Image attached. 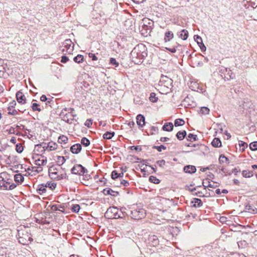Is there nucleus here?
Returning a JSON list of instances; mask_svg holds the SVG:
<instances>
[{
  "label": "nucleus",
  "mask_w": 257,
  "mask_h": 257,
  "mask_svg": "<svg viewBox=\"0 0 257 257\" xmlns=\"http://www.w3.org/2000/svg\"><path fill=\"white\" fill-rule=\"evenodd\" d=\"M47 188H49L51 190H53L55 189L56 187V183H51V182H47L46 184H45Z\"/></svg>",
  "instance_id": "obj_39"
},
{
  "label": "nucleus",
  "mask_w": 257,
  "mask_h": 257,
  "mask_svg": "<svg viewBox=\"0 0 257 257\" xmlns=\"http://www.w3.org/2000/svg\"><path fill=\"white\" fill-rule=\"evenodd\" d=\"M200 112L202 114H207L209 112V109L207 107H202L201 108Z\"/></svg>",
  "instance_id": "obj_50"
},
{
  "label": "nucleus",
  "mask_w": 257,
  "mask_h": 257,
  "mask_svg": "<svg viewBox=\"0 0 257 257\" xmlns=\"http://www.w3.org/2000/svg\"><path fill=\"white\" fill-rule=\"evenodd\" d=\"M92 120L91 119H88L85 121L84 125L85 126L89 127L92 125Z\"/></svg>",
  "instance_id": "obj_58"
},
{
  "label": "nucleus",
  "mask_w": 257,
  "mask_h": 257,
  "mask_svg": "<svg viewBox=\"0 0 257 257\" xmlns=\"http://www.w3.org/2000/svg\"><path fill=\"white\" fill-rule=\"evenodd\" d=\"M68 138L66 136L64 135H62L58 138V142L60 144H66L68 142Z\"/></svg>",
  "instance_id": "obj_30"
},
{
  "label": "nucleus",
  "mask_w": 257,
  "mask_h": 257,
  "mask_svg": "<svg viewBox=\"0 0 257 257\" xmlns=\"http://www.w3.org/2000/svg\"><path fill=\"white\" fill-rule=\"evenodd\" d=\"M153 148L157 150V151L159 152H161L162 151V149H166V147L164 145H161L160 146H154L153 147Z\"/></svg>",
  "instance_id": "obj_49"
},
{
  "label": "nucleus",
  "mask_w": 257,
  "mask_h": 257,
  "mask_svg": "<svg viewBox=\"0 0 257 257\" xmlns=\"http://www.w3.org/2000/svg\"><path fill=\"white\" fill-rule=\"evenodd\" d=\"M187 135V133L185 131H179L176 134L177 138L180 140H183Z\"/></svg>",
  "instance_id": "obj_27"
},
{
  "label": "nucleus",
  "mask_w": 257,
  "mask_h": 257,
  "mask_svg": "<svg viewBox=\"0 0 257 257\" xmlns=\"http://www.w3.org/2000/svg\"><path fill=\"white\" fill-rule=\"evenodd\" d=\"M14 180L17 184H21L24 180V177L21 174H16L14 176Z\"/></svg>",
  "instance_id": "obj_23"
},
{
  "label": "nucleus",
  "mask_w": 257,
  "mask_h": 257,
  "mask_svg": "<svg viewBox=\"0 0 257 257\" xmlns=\"http://www.w3.org/2000/svg\"><path fill=\"white\" fill-rule=\"evenodd\" d=\"M219 160L220 162H222V163H224V161H225L226 162L229 161L227 157H226L225 156H224L223 155H220Z\"/></svg>",
  "instance_id": "obj_52"
},
{
  "label": "nucleus",
  "mask_w": 257,
  "mask_h": 257,
  "mask_svg": "<svg viewBox=\"0 0 257 257\" xmlns=\"http://www.w3.org/2000/svg\"><path fill=\"white\" fill-rule=\"evenodd\" d=\"M105 218L108 219L122 218L118 212V209L116 207H109L104 214Z\"/></svg>",
  "instance_id": "obj_4"
},
{
  "label": "nucleus",
  "mask_w": 257,
  "mask_h": 257,
  "mask_svg": "<svg viewBox=\"0 0 257 257\" xmlns=\"http://www.w3.org/2000/svg\"><path fill=\"white\" fill-rule=\"evenodd\" d=\"M148 240V243L153 246H156L159 244L158 237L154 234L149 235Z\"/></svg>",
  "instance_id": "obj_10"
},
{
  "label": "nucleus",
  "mask_w": 257,
  "mask_h": 257,
  "mask_svg": "<svg viewBox=\"0 0 257 257\" xmlns=\"http://www.w3.org/2000/svg\"><path fill=\"white\" fill-rule=\"evenodd\" d=\"M184 171L185 173L192 174L194 173L196 171V169L195 166L192 165L186 166L184 167Z\"/></svg>",
  "instance_id": "obj_20"
},
{
  "label": "nucleus",
  "mask_w": 257,
  "mask_h": 257,
  "mask_svg": "<svg viewBox=\"0 0 257 257\" xmlns=\"http://www.w3.org/2000/svg\"><path fill=\"white\" fill-rule=\"evenodd\" d=\"M16 102L15 100H13L9 103L8 107V109L9 110V114L15 115L18 114V112L17 110L14 109L12 110V108H14L16 105Z\"/></svg>",
  "instance_id": "obj_13"
},
{
  "label": "nucleus",
  "mask_w": 257,
  "mask_h": 257,
  "mask_svg": "<svg viewBox=\"0 0 257 257\" xmlns=\"http://www.w3.org/2000/svg\"><path fill=\"white\" fill-rule=\"evenodd\" d=\"M88 56L89 57L91 58L93 61H96L98 59L95 54L89 53Z\"/></svg>",
  "instance_id": "obj_56"
},
{
  "label": "nucleus",
  "mask_w": 257,
  "mask_h": 257,
  "mask_svg": "<svg viewBox=\"0 0 257 257\" xmlns=\"http://www.w3.org/2000/svg\"><path fill=\"white\" fill-rule=\"evenodd\" d=\"M114 132H107L103 135V138L104 139H110L114 135Z\"/></svg>",
  "instance_id": "obj_32"
},
{
  "label": "nucleus",
  "mask_w": 257,
  "mask_h": 257,
  "mask_svg": "<svg viewBox=\"0 0 257 257\" xmlns=\"http://www.w3.org/2000/svg\"><path fill=\"white\" fill-rule=\"evenodd\" d=\"M177 35L183 40H186L188 37V32L186 30L183 29L178 32Z\"/></svg>",
  "instance_id": "obj_19"
},
{
  "label": "nucleus",
  "mask_w": 257,
  "mask_h": 257,
  "mask_svg": "<svg viewBox=\"0 0 257 257\" xmlns=\"http://www.w3.org/2000/svg\"><path fill=\"white\" fill-rule=\"evenodd\" d=\"M12 181V180L10 179H8L7 181L5 180L4 183H5L6 186H9L12 183L11 182Z\"/></svg>",
  "instance_id": "obj_64"
},
{
  "label": "nucleus",
  "mask_w": 257,
  "mask_h": 257,
  "mask_svg": "<svg viewBox=\"0 0 257 257\" xmlns=\"http://www.w3.org/2000/svg\"><path fill=\"white\" fill-rule=\"evenodd\" d=\"M36 146V147H39V146L42 147L44 149L43 151H45L46 149H48V147H47V144H46L45 143H42L40 144H37Z\"/></svg>",
  "instance_id": "obj_53"
},
{
  "label": "nucleus",
  "mask_w": 257,
  "mask_h": 257,
  "mask_svg": "<svg viewBox=\"0 0 257 257\" xmlns=\"http://www.w3.org/2000/svg\"><path fill=\"white\" fill-rule=\"evenodd\" d=\"M130 149H131V150H136L137 151H142V148H141V147H140V146H131V147H130Z\"/></svg>",
  "instance_id": "obj_55"
},
{
  "label": "nucleus",
  "mask_w": 257,
  "mask_h": 257,
  "mask_svg": "<svg viewBox=\"0 0 257 257\" xmlns=\"http://www.w3.org/2000/svg\"><path fill=\"white\" fill-rule=\"evenodd\" d=\"M109 64L111 65H114L116 67L119 65V63L116 61V59L114 58H111L110 59Z\"/></svg>",
  "instance_id": "obj_45"
},
{
  "label": "nucleus",
  "mask_w": 257,
  "mask_h": 257,
  "mask_svg": "<svg viewBox=\"0 0 257 257\" xmlns=\"http://www.w3.org/2000/svg\"><path fill=\"white\" fill-rule=\"evenodd\" d=\"M6 67L3 65H0V77L6 78L7 77L8 73H6Z\"/></svg>",
  "instance_id": "obj_26"
},
{
  "label": "nucleus",
  "mask_w": 257,
  "mask_h": 257,
  "mask_svg": "<svg viewBox=\"0 0 257 257\" xmlns=\"http://www.w3.org/2000/svg\"><path fill=\"white\" fill-rule=\"evenodd\" d=\"M194 40L197 42V44L199 46L202 52L206 51V48L203 43L202 38L198 35H195L194 36Z\"/></svg>",
  "instance_id": "obj_11"
},
{
  "label": "nucleus",
  "mask_w": 257,
  "mask_h": 257,
  "mask_svg": "<svg viewBox=\"0 0 257 257\" xmlns=\"http://www.w3.org/2000/svg\"><path fill=\"white\" fill-rule=\"evenodd\" d=\"M23 147L20 144H17L16 146V150L18 153H21L23 151Z\"/></svg>",
  "instance_id": "obj_51"
},
{
  "label": "nucleus",
  "mask_w": 257,
  "mask_h": 257,
  "mask_svg": "<svg viewBox=\"0 0 257 257\" xmlns=\"http://www.w3.org/2000/svg\"><path fill=\"white\" fill-rule=\"evenodd\" d=\"M69 60V58L68 57L66 56H63L62 57H61V62L62 63H66L67 61H68Z\"/></svg>",
  "instance_id": "obj_59"
},
{
  "label": "nucleus",
  "mask_w": 257,
  "mask_h": 257,
  "mask_svg": "<svg viewBox=\"0 0 257 257\" xmlns=\"http://www.w3.org/2000/svg\"><path fill=\"white\" fill-rule=\"evenodd\" d=\"M137 123L139 127H142L145 124V117L144 115L140 114L137 116Z\"/></svg>",
  "instance_id": "obj_16"
},
{
  "label": "nucleus",
  "mask_w": 257,
  "mask_h": 257,
  "mask_svg": "<svg viewBox=\"0 0 257 257\" xmlns=\"http://www.w3.org/2000/svg\"><path fill=\"white\" fill-rule=\"evenodd\" d=\"M83 56L80 54L77 55L73 58L74 61L77 63H82L83 61Z\"/></svg>",
  "instance_id": "obj_31"
},
{
  "label": "nucleus",
  "mask_w": 257,
  "mask_h": 257,
  "mask_svg": "<svg viewBox=\"0 0 257 257\" xmlns=\"http://www.w3.org/2000/svg\"><path fill=\"white\" fill-rule=\"evenodd\" d=\"M39 104L37 103H33L32 105V108L33 109V111H41V108L39 107Z\"/></svg>",
  "instance_id": "obj_43"
},
{
  "label": "nucleus",
  "mask_w": 257,
  "mask_h": 257,
  "mask_svg": "<svg viewBox=\"0 0 257 257\" xmlns=\"http://www.w3.org/2000/svg\"><path fill=\"white\" fill-rule=\"evenodd\" d=\"M193 195L200 197H204V195H203V193L201 191H197L196 192H195L194 193H193Z\"/></svg>",
  "instance_id": "obj_60"
},
{
  "label": "nucleus",
  "mask_w": 257,
  "mask_h": 257,
  "mask_svg": "<svg viewBox=\"0 0 257 257\" xmlns=\"http://www.w3.org/2000/svg\"><path fill=\"white\" fill-rule=\"evenodd\" d=\"M72 174L75 175H84L85 173H88V170L80 164L75 165L71 170Z\"/></svg>",
  "instance_id": "obj_7"
},
{
  "label": "nucleus",
  "mask_w": 257,
  "mask_h": 257,
  "mask_svg": "<svg viewBox=\"0 0 257 257\" xmlns=\"http://www.w3.org/2000/svg\"><path fill=\"white\" fill-rule=\"evenodd\" d=\"M81 144L85 147H88L90 145V141L87 138L83 137L81 140Z\"/></svg>",
  "instance_id": "obj_36"
},
{
  "label": "nucleus",
  "mask_w": 257,
  "mask_h": 257,
  "mask_svg": "<svg viewBox=\"0 0 257 257\" xmlns=\"http://www.w3.org/2000/svg\"><path fill=\"white\" fill-rule=\"evenodd\" d=\"M160 81L162 84H164V86L168 88L173 86V80L166 76L162 75Z\"/></svg>",
  "instance_id": "obj_9"
},
{
  "label": "nucleus",
  "mask_w": 257,
  "mask_h": 257,
  "mask_svg": "<svg viewBox=\"0 0 257 257\" xmlns=\"http://www.w3.org/2000/svg\"><path fill=\"white\" fill-rule=\"evenodd\" d=\"M111 176L113 180H115L118 179V173L116 170H114L111 172Z\"/></svg>",
  "instance_id": "obj_48"
},
{
  "label": "nucleus",
  "mask_w": 257,
  "mask_h": 257,
  "mask_svg": "<svg viewBox=\"0 0 257 257\" xmlns=\"http://www.w3.org/2000/svg\"><path fill=\"white\" fill-rule=\"evenodd\" d=\"M249 148L252 151L257 150V142H253L250 144Z\"/></svg>",
  "instance_id": "obj_47"
},
{
  "label": "nucleus",
  "mask_w": 257,
  "mask_h": 257,
  "mask_svg": "<svg viewBox=\"0 0 257 257\" xmlns=\"http://www.w3.org/2000/svg\"><path fill=\"white\" fill-rule=\"evenodd\" d=\"M66 161L64 157L57 156V162L59 166L62 165Z\"/></svg>",
  "instance_id": "obj_37"
},
{
  "label": "nucleus",
  "mask_w": 257,
  "mask_h": 257,
  "mask_svg": "<svg viewBox=\"0 0 257 257\" xmlns=\"http://www.w3.org/2000/svg\"><path fill=\"white\" fill-rule=\"evenodd\" d=\"M245 210L252 214L257 213V208L253 207L250 204H247L245 206Z\"/></svg>",
  "instance_id": "obj_24"
},
{
  "label": "nucleus",
  "mask_w": 257,
  "mask_h": 257,
  "mask_svg": "<svg viewBox=\"0 0 257 257\" xmlns=\"http://www.w3.org/2000/svg\"><path fill=\"white\" fill-rule=\"evenodd\" d=\"M185 124V121L181 118L176 119L174 121L175 126H182Z\"/></svg>",
  "instance_id": "obj_35"
},
{
  "label": "nucleus",
  "mask_w": 257,
  "mask_h": 257,
  "mask_svg": "<svg viewBox=\"0 0 257 257\" xmlns=\"http://www.w3.org/2000/svg\"><path fill=\"white\" fill-rule=\"evenodd\" d=\"M17 238L19 242L24 245L27 244L29 241L32 240L30 234L26 229H22V228L18 229Z\"/></svg>",
  "instance_id": "obj_3"
},
{
  "label": "nucleus",
  "mask_w": 257,
  "mask_h": 257,
  "mask_svg": "<svg viewBox=\"0 0 257 257\" xmlns=\"http://www.w3.org/2000/svg\"><path fill=\"white\" fill-rule=\"evenodd\" d=\"M146 211L143 208L135 209L131 211V217L132 218L139 220L145 216Z\"/></svg>",
  "instance_id": "obj_6"
},
{
  "label": "nucleus",
  "mask_w": 257,
  "mask_h": 257,
  "mask_svg": "<svg viewBox=\"0 0 257 257\" xmlns=\"http://www.w3.org/2000/svg\"><path fill=\"white\" fill-rule=\"evenodd\" d=\"M174 38V34L171 31H167L165 33L164 40L165 42L167 43L170 42Z\"/></svg>",
  "instance_id": "obj_21"
},
{
  "label": "nucleus",
  "mask_w": 257,
  "mask_h": 257,
  "mask_svg": "<svg viewBox=\"0 0 257 257\" xmlns=\"http://www.w3.org/2000/svg\"><path fill=\"white\" fill-rule=\"evenodd\" d=\"M57 144L56 143H53L52 142H50L47 144V147L50 151L55 150L57 149Z\"/></svg>",
  "instance_id": "obj_40"
},
{
  "label": "nucleus",
  "mask_w": 257,
  "mask_h": 257,
  "mask_svg": "<svg viewBox=\"0 0 257 257\" xmlns=\"http://www.w3.org/2000/svg\"><path fill=\"white\" fill-rule=\"evenodd\" d=\"M6 162L8 165H10L12 163L11 157L10 156L7 157Z\"/></svg>",
  "instance_id": "obj_63"
},
{
  "label": "nucleus",
  "mask_w": 257,
  "mask_h": 257,
  "mask_svg": "<svg viewBox=\"0 0 257 257\" xmlns=\"http://www.w3.org/2000/svg\"><path fill=\"white\" fill-rule=\"evenodd\" d=\"M49 175L52 179L56 180H60L63 179H66L67 177L66 173H59L58 171L53 172L52 173H49Z\"/></svg>",
  "instance_id": "obj_8"
},
{
  "label": "nucleus",
  "mask_w": 257,
  "mask_h": 257,
  "mask_svg": "<svg viewBox=\"0 0 257 257\" xmlns=\"http://www.w3.org/2000/svg\"><path fill=\"white\" fill-rule=\"evenodd\" d=\"M81 149L82 146L80 144H75L70 148L71 152L74 154H78L81 151Z\"/></svg>",
  "instance_id": "obj_17"
},
{
  "label": "nucleus",
  "mask_w": 257,
  "mask_h": 257,
  "mask_svg": "<svg viewBox=\"0 0 257 257\" xmlns=\"http://www.w3.org/2000/svg\"><path fill=\"white\" fill-rule=\"evenodd\" d=\"M197 136L196 135H193L192 134H189L188 135L187 140L189 141H192V140H193V141H195L197 140Z\"/></svg>",
  "instance_id": "obj_42"
},
{
  "label": "nucleus",
  "mask_w": 257,
  "mask_h": 257,
  "mask_svg": "<svg viewBox=\"0 0 257 257\" xmlns=\"http://www.w3.org/2000/svg\"><path fill=\"white\" fill-rule=\"evenodd\" d=\"M120 182L119 185H115V186L116 187H120L121 185H123L124 186H127L129 184L128 182L126 180H125L123 179H120Z\"/></svg>",
  "instance_id": "obj_46"
},
{
  "label": "nucleus",
  "mask_w": 257,
  "mask_h": 257,
  "mask_svg": "<svg viewBox=\"0 0 257 257\" xmlns=\"http://www.w3.org/2000/svg\"><path fill=\"white\" fill-rule=\"evenodd\" d=\"M72 43V41L70 39H66L63 42V46L67 49H69Z\"/></svg>",
  "instance_id": "obj_34"
},
{
  "label": "nucleus",
  "mask_w": 257,
  "mask_h": 257,
  "mask_svg": "<svg viewBox=\"0 0 257 257\" xmlns=\"http://www.w3.org/2000/svg\"><path fill=\"white\" fill-rule=\"evenodd\" d=\"M238 143V145L240 147V150L242 152L244 151L245 148H246L248 146L247 144L242 141H239Z\"/></svg>",
  "instance_id": "obj_33"
},
{
  "label": "nucleus",
  "mask_w": 257,
  "mask_h": 257,
  "mask_svg": "<svg viewBox=\"0 0 257 257\" xmlns=\"http://www.w3.org/2000/svg\"><path fill=\"white\" fill-rule=\"evenodd\" d=\"M242 175L245 178H250L253 176V174L252 171L243 170Z\"/></svg>",
  "instance_id": "obj_29"
},
{
  "label": "nucleus",
  "mask_w": 257,
  "mask_h": 257,
  "mask_svg": "<svg viewBox=\"0 0 257 257\" xmlns=\"http://www.w3.org/2000/svg\"><path fill=\"white\" fill-rule=\"evenodd\" d=\"M149 99L152 102H156L158 100V97L156 96V94L155 93L152 92L150 94Z\"/></svg>",
  "instance_id": "obj_41"
},
{
  "label": "nucleus",
  "mask_w": 257,
  "mask_h": 257,
  "mask_svg": "<svg viewBox=\"0 0 257 257\" xmlns=\"http://www.w3.org/2000/svg\"><path fill=\"white\" fill-rule=\"evenodd\" d=\"M37 191L40 195L45 194L47 192L46 185L44 184L38 185L37 188Z\"/></svg>",
  "instance_id": "obj_18"
},
{
  "label": "nucleus",
  "mask_w": 257,
  "mask_h": 257,
  "mask_svg": "<svg viewBox=\"0 0 257 257\" xmlns=\"http://www.w3.org/2000/svg\"><path fill=\"white\" fill-rule=\"evenodd\" d=\"M16 97L18 102L20 103L24 104L26 103V97L21 91H18L16 94Z\"/></svg>",
  "instance_id": "obj_15"
},
{
  "label": "nucleus",
  "mask_w": 257,
  "mask_h": 257,
  "mask_svg": "<svg viewBox=\"0 0 257 257\" xmlns=\"http://www.w3.org/2000/svg\"><path fill=\"white\" fill-rule=\"evenodd\" d=\"M240 171V169L238 168H235L233 169L231 173H229L228 174L231 175V173H233L235 175H237V173Z\"/></svg>",
  "instance_id": "obj_57"
},
{
  "label": "nucleus",
  "mask_w": 257,
  "mask_h": 257,
  "mask_svg": "<svg viewBox=\"0 0 257 257\" xmlns=\"http://www.w3.org/2000/svg\"><path fill=\"white\" fill-rule=\"evenodd\" d=\"M102 192L105 195H110L112 196L116 197L119 195V192L118 191H114L109 188L104 189Z\"/></svg>",
  "instance_id": "obj_14"
},
{
  "label": "nucleus",
  "mask_w": 257,
  "mask_h": 257,
  "mask_svg": "<svg viewBox=\"0 0 257 257\" xmlns=\"http://www.w3.org/2000/svg\"><path fill=\"white\" fill-rule=\"evenodd\" d=\"M80 207L78 204H73L71 207L72 212L77 213L80 210Z\"/></svg>",
  "instance_id": "obj_44"
},
{
  "label": "nucleus",
  "mask_w": 257,
  "mask_h": 257,
  "mask_svg": "<svg viewBox=\"0 0 257 257\" xmlns=\"http://www.w3.org/2000/svg\"><path fill=\"white\" fill-rule=\"evenodd\" d=\"M149 181L156 184H158L160 182L159 179L157 178L155 176H151L149 177Z\"/></svg>",
  "instance_id": "obj_38"
},
{
  "label": "nucleus",
  "mask_w": 257,
  "mask_h": 257,
  "mask_svg": "<svg viewBox=\"0 0 257 257\" xmlns=\"http://www.w3.org/2000/svg\"><path fill=\"white\" fill-rule=\"evenodd\" d=\"M156 163L161 167H163L166 163V162L164 160H161L157 161Z\"/></svg>",
  "instance_id": "obj_54"
},
{
  "label": "nucleus",
  "mask_w": 257,
  "mask_h": 257,
  "mask_svg": "<svg viewBox=\"0 0 257 257\" xmlns=\"http://www.w3.org/2000/svg\"><path fill=\"white\" fill-rule=\"evenodd\" d=\"M147 55V49L143 44L136 46L131 53L132 61L136 64H141Z\"/></svg>",
  "instance_id": "obj_1"
},
{
  "label": "nucleus",
  "mask_w": 257,
  "mask_h": 257,
  "mask_svg": "<svg viewBox=\"0 0 257 257\" xmlns=\"http://www.w3.org/2000/svg\"><path fill=\"white\" fill-rule=\"evenodd\" d=\"M154 27V21L147 18H144L140 25L141 34L144 37L150 35Z\"/></svg>",
  "instance_id": "obj_2"
},
{
  "label": "nucleus",
  "mask_w": 257,
  "mask_h": 257,
  "mask_svg": "<svg viewBox=\"0 0 257 257\" xmlns=\"http://www.w3.org/2000/svg\"><path fill=\"white\" fill-rule=\"evenodd\" d=\"M174 125L172 122H167L163 126L162 129L167 132H171L173 130Z\"/></svg>",
  "instance_id": "obj_22"
},
{
  "label": "nucleus",
  "mask_w": 257,
  "mask_h": 257,
  "mask_svg": "<svg viewBox=\"0 0 257 257\" xmlns=\"http://www.w3.org/2000/svg\"><path fill=\"white\" fill-rule=\"evenodd\" d=\"M198 187H201V186H197L196 187H194V188H191L189 186H187V188H188V190L190 191L191 192L193 193H194L193 192L196 190L197 189V188Z\"/></svg>",
  "instance_id": "obj_61"
},
{
  "label": "nucleus",
  "mask_w": 257,
  "mask_h": 257,
  "mask_svg": "<svg viewBox=\"0 0 257 257\" xmlns=\"http://www.w3.org/2000/svg\"><path fill=\"white\" fill-rule=\"evenodd\" d=\"M58 169L56 167H51L49 168L48 173H52L53 172L57 171Z\"/></svg>",
  "instance_id": "obj_62"
},
{
  "label": "nucleus",
  "mask_w": 257,
  "mask_h": 257,
  "mask_svg": "<svg viewBox=\"0 0 257 257\" xmlns=\"http://www.w3.org/2000/svg\"><path fill=\"white\" fill-rule=\"evenodd\" d=\"M8 174L6 172H3L0 174V189L1 190H13L17 187V185L12 183L9 186H6L5 182V178Z\"/></svg>",
  "instance_id": "obj_5"
},
{
  "label": "nucleus",
  "mask_w": 257,
  "mask_h": 257,
  "mask_svg": "<svg viewBox=\"0 0 257 257\" xmlns=\"http://www.w3.org/2000/svg\"><path fill=\"white\" fill-rule=\"evenodd\" d=\"M211 144L215 148H219L221 147L222 145L221 141L218 138H215L213 140Z\"/></svg>",
  "instance_id": "obj_25"
},
{
  "label": "nucleus",
  "mask_w": 257,
  "mask_h": 257,
  "mask_svg": "<svg viewBox=\"0 0 257 257\" xmlns=\"http://www.w3.org/2000/svg\"><path fill=\"white\" fill-rule=\"evenodd\" d=\"M33 159H35V164L39 166L45 165L47 163V160L46 157L44 156H41V158L36 159L34 157Z\"/></svg>",
  "instance_id": "obj_12"
},
{
  "label": "nucleus",
  "mask_w": 257,
  "mask_h": 257,
  "mask_svg": "<svg viewBox=\"0 0 257 257\" xmlns=\"http://www.w3.org/2000/svg\"><path fill=\"white\" fill-rule=\"evenodd\" d=\"M191 203H193L192 206L194 207H200L203 204L201 199L198 198H194L193 200L191 201Z\"/></svg>",
  "instance_id": "obj_28"
}]
</instances>
